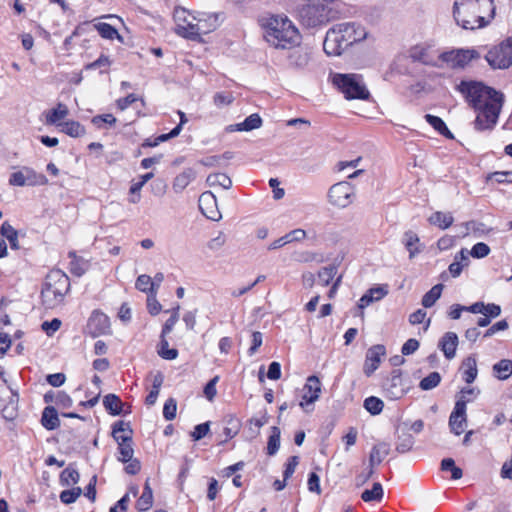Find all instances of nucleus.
Wrapping results in <instances>:
<instances>
[{"mask_svg": "<svg viewBox=\"0 0 512 512\" xmlns=\"http://www.w3.org/2000/svg\"><path fill=\"white\" fill-rule=\"evenodd\" d=\"M383 388L385 394L390 399H400L406 393V387L403 384L402 373L400 370H393L391 376L384 382Z\"/></svg>", "mask_w": 512, "mask_h": 512, "instance_id": "17", "label": "nucleus"}, {"mask_svg": "<svg viewBox=\"0 0 512 512\" xmlns=\"http://www.w3.org/2000/svg\"><path fill=\"white\" fill-rule=\"evenodd\" d=\"M158 355L165 360H174L178 356V350L175 348H169L168 340L166 336L160 335V342L157 347Z\"/></svg>", "mask_w": 512, "mask_h": 512, "instance_id": "40", "label": "nucleus"}, {"mask_svg": "<svg viewBox=\"0 0 512 512\" xmlns=\"http://www.w3.org/2000/svg\"><path fill=\"white\" fill-rule=\"evenodd\" d=\"M390 444L386 442H379L375 444L369 455V466L374 468L379 465L383 459L390 453Z\"/></svg>", "mask_w": 512, "mask_h": 512, "instance_id": "25", "label": "nucleus"}, {"mask_svg": "<svg viewBox=\"0 0 512 512\" xmlns=\"http://www.w3.org/2000/svg\"><path fill=\"white\" fill-rule=\"evenodd\" d=\"M222 21V14H210L203 18L196 19L195 27H190V35L193 41L200 40L201 35L214 31Z\"/></svg>", "mask_w": 512, "mask_h": 512, "instance_id": "14", "label": "nucleus"}, {"mask_svg": "<svg viewBox=\"0 0 512 512\" xmlns=\"http://www.w3.org/2000/svg\"><path fill=\"white\" fill-rule=\"evenodd\" d=\"M466 426V401L462 398L457 400L454 409L449 417V427L455 435L464 432Z\"/></svg>", "mask_w": 512, "mask_h": 512, "instance_id": "18", "label": "nucleus"}, {"mask_svg": "<svg viewBox=\"0 0 512 512\" xmlns=\"http://www.w3.org/2000/svg\"><path fill=\"white\" fill-rule=\"evenodd\" d=\"M1 235L5 237L12 249H18V233L17 231L7 222H4L0 228Z\"/></svg>", "mask_w": 512, "mask_h": 512, "instance_id": "50", "label": "nucleus"}, {"mask_svg": "<svg viewBox=\"0 0 512 512\" xmlns=\"http://www.w3.org/2000/svg\"><path fill=\"white\" fill-rule=\"evenodd\" d=\"M153 504V492L149 484V480H146L142 495L138 498L136 503V509L140 512L147 511Z\"/></svg>", "mask_w": 512, "mask_h": 512, "instance_id": "33", "label": "nucleus"}, {"mask_svg": "<svg viewBox=\"0 0 512 512\" xmlns=\"http://www.w3.org/2000/svg\"><path fill=\"white\" fill-rule=\"evenodd\" d=\"M69 257L71 258L70 272L74 276H82L89 267L88 262L83 258L76 256L75 252H69Z\"/></svg>", "mask_w": 512, "mask_h": 512, "instance_id": "38", "label": "nucleus"}, {"mask_svg": "<svg viewBox=\"0 0 512 512\" xmlns=\"http://www.w3.org/2000/svg\"><path fill=\"white\" fill-rule=\"evenodd\" d=\"M458 345V336L454 332H446L438 343V347L444 353L447 359L455 357Z\"/></svg>", "mask_w": 512, "mask_h": 512, "instance_id": "22", "label": "nucleus"}, {"mask_svg": "<svg viewBox=\"0 0 512 512\" xmlns=\"http://www.w3.org/2000/svg\"><path fill=\"white\" fill-rule=\"evenodd\" d=\"M459 90L477 113L474 128L492 130L503 106V94L479 82H461Z\"/></svg>", "mask_w": 512, "mask_h": 512, "instance_id": "1", "label": "nucleus"}, {"mask_svg": "<svg viewBox=\"0 0 512 512\" xmlns=\"http://www.w3.org/2000/svg\"><path fill=\"white\" fill-rule=\"evenodd\" d=\"M338 267L334 264L321 268L318 272V280L322 286H328L334 279Z\"/></svg>", "mask_w": 512, "mask_h": 512, "instance_id": "47", "label": "nucleus"}, {"mask_svg": "<svg viewBox=\"0 0 512 512\" xmlns=\"http://www.w3.org/2000/svg\"><path fill=\"white\" fill-rule=\"evenodd\" d=\"M493 0H455L453 17L456 24L466 30L486 26L494 17Z\"/></svg>", "mask_w": 512, "mask_h": 512, "instance_id": "2", "label": "nucleus"}, {"mask_svg": "<svg viewBox=\"0 0 512 512\" xmlns=\"http://www.w3.org/2000/svg\"><path fill=\"white\" fill-rule=\"evenodd\" d=\"M330 12L331 10L323 3H309L299 9L298 16L303 26L316 28L330 21Z\"/></svg>", "mask_w": 512, "mask_h": 512, "instance_id": "8", "label": "nucleus"}, {"mask_svg": "<svg viewBox=\"0 0 512 512\" xmlns=\"http://www.w3.org/2000/svg\"><path fill=\"white\" fill-rule=\"evenodd\" d=\"M181 132V125H177L174 127L169 133L159 135L153 142L150 140H146L143 144L144 146L154 147L157 146L160 142L167 141L171 138L178 136Z\"/></svg>", "mask_w": 512, "mask_h": 512, "instance_id": "57", "label": "nucleus"}, {"mask_svg": "<svg viewBox=\"0 0 512 512\" xmlns=\"http://www.w3.org/2000/svg\"><path fill=\"white\" fill-rule=\"evenodd\" d=\"M93 337L107 334L110 330L109 317L99 310H94L87 324Z\"/></svg>", "mask_w": 512, "mask_h": 512, "instance_id": "21", "label": "nucleus"}, {"mask_svg": "<svg viewBox=\"0 0 512 512\" xmlns=\"http://www.w3.org/2000/svg\"><path fill=\"white\" fill-rule=\"evenodd\" d=\"M480 55L475 49H459L440 53L441 67L446 63L451 68H463L471 60L479 58Z\"/></svg>", "mask_w": 512, "mask_h": 512, "instance_id": "12", "label": "nucleus"}, {"mask_svg": "<svg viewBox=\"0 0 512 512\" xmlns=\"http://www.w3.org/2000/svg\"><path fill=\"white\" fill-rule=\"evenodd\" d=\"M61 132L72 138H79L86 134L85 127L78 121L69 120L59 124Z\"/></svg>", "mask_w": 512, "mask_h": 512, "instance_id": "31", "label": "nucleus"}, {"mask_svg": "<svg viewBox=\"0 0 512 512\" xmlns=\"http://www.w3.org/2000/svg\"><path fill=\"white\" fill-rule=\"evenodd\" d=\"M485 59L493 69H507L512 65V38L491 48Z\"/></svg>", "mask_w": 512, "mask_h": 512, "instance_id": "10", "label": "nucleus"}, {"mask_svg": "<svg viewBox=\"0 0 512 512\" xmlns=\"http://www.w3.org/2000/svg\"><path fill=\"white\" fill-rule=\"evenodd\" d=\"M210 431V423L205 422L198 424L194 427V430L191 432L190 436L194 441H199L204 438Z\"/></svg>", "mask_w": 512, "mask_h": 512, "instance_id": "61", "label": "nucleus"}, {"mask_svg": "<svg viewBox=\"0 0 512 512\" xmlns=\"http://www.w3.org/2000/svg\"><path fill=\"white\" fill-rule=\"evenodd\" d=\"M414 443V437L410 433H402L398 436L396 450L399 453H406L412 449Z\"/></svg>", "mask_w": 512, "mask_h": 512, "instance_id": "52", "label": "nucleus"}, {"mask_svg": "<svg viewBox=\"0 0 512 512\" xmlns=\"http://www.w3.org/2000/svg\"><path fill=\"white\" fill-rule=\"evenodd\" d=\"M260 22L266 41L275 48L290 49L301 41L298 28L284 14L269 15Z\"/></svg>", "mask_w": 512, "mask_h": 512, "instance_id": "3", "label": "nucleus"}, {"mask_svg": "<svg viewBox=\"0 0 512 512\" xmlns=\"http://www.w3.org/2000/svg\"><path fill=\"white\" fill-rule=\"evenodd\" d=\"M9 184L12 186H44L48 184L47 177L30 167H23L10 175Z\"/></svg>", "mask_w": 512, "mask_h": 512, "instance_id": "11", "label": "nucleus"}, {"mask_svg": "<svg viewBox=\"0 0 512 512\" xmlns=\"http://www.w3.org/2000/svg\"><path fill=\"white\" fill-rule=\"evenodd\" d=\"M262 126V119L257 114H251L249 115L243 122L229 125L226 130L228 132H234V131H251L257 128H260Z\"/></svg>", "mask_w": 512, "mask_h": 512, "instance_id": "26", "label": "nucleus"}, {"mask_svg": "<svg viewBox=\"0 0 512 512\" xmlns=\"http://www.w3.org/2000/svg\"><path fill=\"white\" fill-rule=\"evenodd\" d=\"M176 411H177V403L175 399L169 398L166 400L164 407H163V417L171 421L176 417Z\"/></svg>", "mask_w": 512, "mask_h": 512, "instance_id": "60", "label": "nucleus"}, {"mask_svg": "<svg viewBox=\"0 0 512 512\" xmlns=\"http://www.w3.org/2000/svg\"><path fill=\"white\" fill-rule=\"evenodd\" d=\"M173 16L176 23V34L183 38L193 40V36L189 34L191 30L190 27H195L197 18L191 16L184 8H176Z\"/></svg>", "mask_w": 512, "mask_h": 512, "instance_id": "15", "label": "nucleus"}, {"mask_svg": "<svg viewBox=\"0 0 512 512\" xmlns=\"http://www.w3.org/2000/svg\"><path fill=\"white\" fill-rule=\"evenodd\" d=\"M440 382L441 375L438 372H431L420 381L419 388L423 391L432 390L437 387Z\"/></svg>", "mask_w": 512, "mask_h": 512, "instance_id": "53", "label": "nucleus"}, {"mask_svg": "<svg viewBox=\"0 0 512 512\" xmlns=\"http://www.w3.org/2000/svg\"><path fill=\"white\" fill-rule=\"evenodd\" d=\"M110 65H111V61H110L109 57L104 55V54H101L98 59H96L95 61L87 64L85 66V69L86 70H95V69H98V68H107Z\"/></svg>", "mask_w": 512, "mask_h": 512, "instance_id": "62", "label": "nucleus"}, {"mask_svg": "<svg viewBox=\"0 0 512 512\" xmlns=\"http://www.w3.org/2000/svg\"><path fill=\"white\" fill-rule=\"evenodd\" d=\"M385 353V346L381 344L374 345L367 350L363 367L366 376H371L378 369L381 363V357H383Z\"/></svg>", "mask_w": 512, "mask_h": 512, "instance_id": "20", "label": "nucleus"}, {"mask_svg": "<svg viewBox=\"0 0 512 512\" xmlns=\"http://www.w3.org/2000/svg\"><path fill=\"white\" fill-rule=\"evenodd\" d=\"M463 226L466 229L464 236L468 235L470 232L474 234L476 237H482L492 231V228L487 227L483 222L479 221H467L463 223Z\"/></svg>", "mask_w": 512, "mask_h": 512, "instance_id": "39", "label": "nucleus"}, {"mask_svg": "<svg viewBox=\"0 0 512 512\" xmlns=\"http://www.w3.org/2000/svg\"><path fill=\"white\" fill-rule=\"evenodd\" d=\"M490 251V247L486 243L478 242L470 250V255L473 258L481 259L488 256Z\"/></svg>", "mask_w": 512, "mask_h": 512, "instance_id": "59", "label": "nucleus"}, {"mask_svg": "<svg viewBox=\"0 0 512 512\" xmlns=\"http://www.w3.org/2000/svg\"><path fill=\"white\" fill-rule=\"evenodd\" d=\"M79 479V472L70 464L61 472L59 481L62 486H69L71 484H77Z\"/></svg>", "mask_w": 512, "mask_h": 512, "instance_id": "41", "label": "nucleus"}, {"mask_svg": "<svg viewBox=\"0 0 512 512\" xmlns=\"http://www.w3.org/2000/svg\"><path fill=\"white\" fill-rule=\"evenodd\" d=\"M196 177L192 168H187L178 174L173 181V190L175 193H181Z\"/></svg>", "mask_w": 512, "mask_h": 512, "instance_id": "28", "label": "nucleus"}, {"mask_svg": "<svg viewBox=\"0 0 512 512\" xmlns=\"http://www.w3.org/2000/svg\"><path fill=\"white\" fill-rule=\"evenodd\" d=\"M302 400L299 406L306 409L309 405H312L318 400L321 393V382L315 375H311L307 378L306 383L303 387Z\"/></svg>", "mask_w": 512, "mask_h": 512, "instance_id": "16", "label": "nucleus"}, {"mask_svg": "<svg viewBox=\"0 0 512 512\" xmlns=\"http://www.w3.org/2000/svg\"><path fill=\"white\" fill-rule=\"evenodd\" d=\"M225 422H226L227 426L223 429V433L226 436V439L224 442H226L229 439L234 438L238 434L239 429H240V422L234 416H231V415L228 416L225 419Z\"/></svg>", "mask_w": 512, "mask_h": 512, "instance_id": "51", "label": "nucleus"}, {"mask_svg": "<svg viewBox=\"0 0 512 512\" xmlns=\"http://www.w3.org/2000/svg\"><path fill=\"white\" fill-rule=\"evenodd\" d=\"M82 494V489L80 487H74L70 490H63L60 493V501L64 504L74 503L78 497Z\"/></svg>", "mask_w": 512, "mask_h": 512, "instance_id": "58", "label": "nucleus"}, {"mask_svg": "<svg viewBox=\"0 0 512 512\" xmlns=\"http://www.w3.org/2000/svg\"><path fill=\"white\" fill-rule=\"evenodd\" d=\"M41 424L47 430H55L60 426V420L55 407L47 406L44 408L41 417Z\"/></svg>", "mask_w": 512, "mask_h": 512, "instance_id": "29", "label": "nucleus"}, {"mask_svg": "<svg viewBox=\"0 0 512 512\" xmlns=\"http://www.w3.org/2000/svg\"><path fill=\"white\" fill-rule=\"evenodd\" d=\"M68 114V107L65 104L59 102L55 108L45 112L46 124L59 126V124L62 123L60 121L66 118Z\"/></svg>", "mask_w": 512, "mask_h": 512, "instance_id": "27", "label": "nucleus"}, {"mask_svg": "<svg viewBox=\"0 0 512 512\" xmlns=\"http://www.w3.org/2000/svg\"><path fill=\"white\" fill-rule=\"evenodd\" d=\"M402 243L409 252L410 259L414 258L417 254H419L423 248L422 244L420 243V238L412 230H408L404 233Z\"/></svg>", "mask_w": 512, "mask_h": 512, "instance_id": "24", "label": "nucleus"}, {"mask_svg": "<svg viewBox=\"0 0 512 512\" xmlns=\"http://www.w3.org/2000/svg\"><path fill=\"white\" fill-rule=\"evenodd\" d=\"M93 29L105 39L113 40L114 38H121L117 29L108 23L100 22L94 24Z\"/></svg>", "mask_w": 512, "mask_h": 512, "instance_id": "46", "label": "nucleus"}, {"mask_svg": "<svg viewBox=\"0 0 512 512\" xmlns=\"http://www.w3.org/2000/svg\"><path fill=\"white\" fill-rule=\"evenodd\" d=\"M409 57L413 62H420L424 65L441 67L440 53L431 45L418 44L409 49Z\"/></svg>", "mask_w": 512, "mask_h": 512, "instance_id": "13", "label": "nucleus"}, {"mask_svg": "<svg viewBox=\"0 0 512 512\" xmlns=\"http://www.w3.org/2000/svg\"><path fill=\"white\" fill-rule=\"evenodd\" d=\"M424 118L426 122L429 123L439 134L448 139L454 138L453 134L440 117L431 114H426Z\"/></svg>", "mask_w": 512, "mask_h": 512, "instance_id": "34", "label": "nucleus"}, {"mask_svg": "<svg viewBox=\"0 0 512 512\" xmlns=\"http://www.w3.org/2000/svg\"><path fill=\"white\" fill-rule=\"evenodd\" d=\"M117 119L110 113L96 115L91 119V123L98 129H107L114 126Z\"/></svg>", "mask_w": 512, "mask_h": 512, "instance_id": "48", "label": "nucleus"}, {"mask_svg": "<svg viewBox=\"0 0 512 512\" xmlns=\"http://www.w3.org/2000/svg\"><path fill=\"white\" fill-rule=\"evenodd\" d=\"M214 104L218 107L229 105L234 98L230 92H218L214 95Z\"/></svg>", "mask_w": 512, "mask_h": 512, "instance_id": "63", "label": "nucleus"}, {"mask_svg": "<svg viewBox=\"0 0 512 512\" xmlns=\"http://www.w3.org/2000/svg\"><path fill=\"white\" fill-rule=\"evenodd\" d=\"M493 373L499 380H506L512 374V361L509 359H502L493 365Z\"/></svg>", "mask_w": 512, "mask_h": 512, "instance_id": "36", "label": "nucleus"}, {"mask_svg": "<svg viewBox=\"0 0 512 512\" xmlns=\"http://www.w3.org/2000/svg\"><path fill=\"white\" fill-rule=\"evenodd\" d=\"M384 403L381 399L370 396L364 400V408L372 415H378L382 412Z\"/></svg>", "mask_w": 512, "mask_h": 512, "instance_id": "55", "label": "nucleus"}, {"mask_svg": "<svg viewBox=\"0 0 512 512\" xmlns=\"http://www.w3.org/2000/svg\"><path fill=\"white\" fill-rule=\"evenodd\" d=\"M367 32L357 22H341L326 32L323 50L328 56H340L346 49L365 40Z\"/></svg>", "mask_w": 512, "mask_h": 512, "instance_id": "4", "label": "nucleus"}, {"mask_svg": "<svg viewBox=\"0 0 512 512\" xmlns=\"http://www.w3.org/2000/svg\"><path fill=\"white\" fill-rule=\"evenodd\" d=\"M132 429L129 422L123 420L116 421L112 426V436L118 443L120 456L118 460L127 463L133 458L134 450L132 447Z\"/></svg>", "mask_w": 512, "mask_h": 512, "instance_id": "7", "label": "nucleus"}, {"mask_svg": "<svg viewBox=\"0 0 512 512\" xmlns=\"http://www.w3.org/2000/svg\"><path fill=\"white\" fill-rule=\"evenodd\" d=\"M69 291V277L59 269L51 270L42 285V303L46 308L53 309L64 302V298Z\"/></svg>", "mask_w": 512, "mask_h": 512, "instance_id": "5", "label": "nucleus"}, {"mask_svg": "<svg viewBox=\"0 0 512 512\" xmlns=\"http://www.w3.org/2000/svg\"><path fill=\"white\" fill-rule=\"evenodd\" d=\"M333 83L347 99H368L369 91L356 74H336Z\"/></svg>", "mask_w": 512, "mask_h": 512, "instance_id": "6", "label": "nucleus"}, {"mask_svg": "<svg viewBox=\"0 0 512 512\" xmlns=\"http://www.w3.org/2000/svg\"><path fill=\"white\" fill-rule=\"evenodd\" d=\"M443 290L442 284H436L434 285L427 293L424 294L422 297V305L425 308L432 307L436 301L441 297V293Z\"/></svg>", "mask_w": 512, "mask_h": 512, "instance_id": "43", "label": "nucleus"}, {"mask_svg": "<svg viewBox=\"0 0 512 512\" xmlns=\"http://www.w3.org/2000/svg\"><path fill=\"white\" fill-rule=\"evenodd\" d=\"M163 381H164V376L161 372L158 371L153 375L152 389L149 392V394L146 396V399H145V403L147 405L152 406L156 403V400L158 398L159 391L163 384Z\"/></svg>", "mask_w": 512, "mask_h": 512, "instance_id": "35", "label": "nucleus"}, {"mask_svg": "<svg viewBox=\"0 0 512 512\" xmlns=\"http://www.w3.org/2000/svg\"><path fill=\"white\" fill-rule=\"evenodd\" d=\"M199 208L202 214L210 220L219 221L222 217L217 206L216 197L210 191L203 192L200 195Z\"/></svg>", "mask_w": 512, "mask_h": 512, "instance_id": "19", "label": "nucleus"}, {"mask_svg": "<svg viewBox=\"0 0 512 512\" xmlns=\"http://www.w3.org/2000/svg\"><path fill=\"white\" fill-rule=\"evenodd\" d=\"M383 487L381 483L375 482L372 486V489H367L362 492L361 499L364 502H372L377 501L380 502L383 498Z\"/></svg>", "mask_w": 512, "mask_h": 512, "instance_id": "42", "label": "nucleus"}, {"mask_svg": "<svg viewBox=\"0 0 512 512\" xmlns=\"http://www.w3.org/2000/svg\"><path fill=\"white\" fill-rule=\"evenodd\" d=\"M161 308H162L161 304L156 299V292L152 293V294H149L148 297H147V309H148V312L151 315L155 316V315H157L161 311Z\"/></svg>", "mask_w": 512, "mask_h": 512, "instance_id": "64", "label": "nucleus"}, {"mask_svg": "<svg viewBox=\"0 0 512 512\" xmlns=\"http://www.w3.org/2000/svg\"><path fill=\"white\" fill-rule=\"evenodd\" d=\"M327 197L332 206L344 209L354 202L355 187L348 181H340L329 188Z\"/></svg>", "mask_w": 512, "mask_h": 512, "instance_id": "9", "label": "nucleus"}, {"mask_svg": "<svg viewBox=\"0 0 512 512\" xmlns=\"http://www.w3.org/2000/svg\"><path fill=\"white\" fill-rule=\"evenodd\" d=\"M206 182L209 186H220L223 189H229L232 186V180L224 173L210 174Z\"/></svg>", "mask_w": 512, "mask_h": 512, "instance_id": "45", "label": "nucleus"}, {"mask_svg": "<svg viewBox=\"0 0 512 512\" xmlns=\"http://www.w3.org/2000/svg\"><path fill=\"white\" fill-rule=\"evenodd\" d=\"M441 469L443 471H450L453 480H458L463 476L462 469L455 465V461L452 458H444L441 461Z\"/></svg>", "mask_w": 512, "mask_h": 512, "instance_id": "54", "label": "nucleus"}, {"mask_svg": "<svg viewBox=\"0 0 512 512\" xmlns=\"http://www.w3.org/2000/svg\"><path fill=\"white\" fill-rule=\"evenodd\" d=\"M463 372H462V378L463 380L471 384L477 377V363L476 358L473 356L467 357L462 364Z\"/></svg>", "mask_w": 512, "mask_h": 512, "instance_id": "32", "label": "nucleus"}, {"mask_svg": "<svg viewBox=\"0 0 512 512\" xmlns=\"http://www.w3.org/2000/svg\"><path fill=\"white\" fill-rule=\"evenodd\" d=\"M179 310L180 307L177 305L171 310V316L166 320L162 327L161 335L167 336L170 332H172L175 324L179 320Z\"/></svg>", "mask_w": 512, "mask_h": 512, "instance_id": "56", "label": "nucleus"}, {"mask_svg": "<svg viewBox=\"0 0 512 512\" xmlns=\"http://www.w3.org/2000/svg\"><path fill=\"white\" fill-rule=\"evenodd\" d=\"M103 405L113 416L120 415L122 413L123 403L115 394H107L103 399Z\"/></svg>", "mask_w": 512, "mask_h": 512, "instance_id": "37", "label": "nucleus"}, {"mask_svg": "<svg viewBox=\"0 0 512 512\" xmlns=\"http://www.w3.org/2000/svg\"><path fill=\"white\" fill-rule=\"evenodd\" d=\"M428 222L441 230H445L453 224L454 217L451 212L436 211L428 218Z\"/></svg>", "mask_w": 512, "mask_h": 512, "instance_id": "30", "label": "nucleus"}, {"mask_svg": "<svg viewBox=\"0 0 512 512\" xmlns=\"http://www.w3.org/2000/svg\"><path fill=\"white\" fill-rule=\"evenodd\" d=\"M135 286L138 290L148 295L156 292L155 281H152V278L146 274L138 276Z\"/></svg>", "mask_w": 512, "mask_h": 512, "instance_id": "49", "label": "nucleus"}, {"mask_svg": "<svg viewBox=\"0 0 512 512\" xmlns=\"http://www.w3.org/2000/svg\"><path fill=\"white\" fill-rule=\"evenodd\" d=\"M280 435V429L277 426H273L267 442V454L269 456H274L278 452L280 447Z\"/></svg>", "mask_w": 512, "mask_h": 512, "instance_id": "44", "label": "nucleus"}, {"mask_svg": "<svg viewBox=\"0 0 512 512\" xmlns=\"http://www.w3.org/2000/svg\"><path fill=\"white\" fill-rule=\"evenodd\" d=\"M310 60V54L305 48H297L291 51L288 55V65L289 67L296 69L305 68Z\"/></svg>", "mask_w": 512, "mask_h": 512, "instance_id": "23", "label": "nucleus"}]
</instances>
